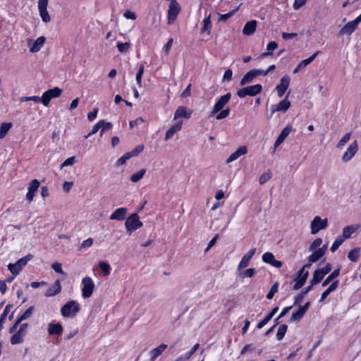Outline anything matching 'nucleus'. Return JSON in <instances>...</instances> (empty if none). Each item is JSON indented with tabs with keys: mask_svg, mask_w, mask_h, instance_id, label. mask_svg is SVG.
I'll return each instance as SVG.
<instances>
[{
	"mask_svg": "<svg viewBox=\"0 0 361 361\" xmlns=\"http://www.w3.org/2000/svg\"><path fill=\"white\" fill-rule=\"evenodd\" d=\"M324 276L325 275L319 269H317L314 271L313 277L310 281V283H312V285H316L319 283Z\"/></svg>",
	"mask_w": 361,
	"mask_h": 361,
	"instance_id": "33",
	"label": "nucleus"
},
{
	"mask_svg": "<svg viewBox=\"0 0 361 361\" xmlns=\"http://www.w3.org/2000/svg\"><path fill=\"white\" fill-rule=\"evenodd\" d=\"M130 158H131V156H130V154H129V152L124 154L116 161V166H119L125 164L126 161Z\"/></svg>",
	"mask_w": 361,
	"mask_h": 361,
	"instance_id": "52",
	"label": "nucleus"
},
{
	"mask_svg": "<svg viewBox=\"0 0 361 361\" xmlns=\"http://www.w3.org/2000/svg\"><path fill=\"white\" fill-rule=\"evenodd\" d=\"M144 149V146L142 145H140L135 147L132 151L129 152L131 157L137 156L142 150Z\"/></svg>",
	"mask_w": 361,
	"mask_h": 361,
	"instance_id": "57",
	"label": "nucleus"
},
{
	"mask_svg": "<svg viewBox=\"0 0 361 361\" xmlns=\"http://www.w3.org/2000/svg\"><path fill=\"white\" fill-rule=\"evenodd\" d=\"M127 214V209L125 207H120L116 209L111 215L109 219L111 220L123 221L126 219Z\"/></svg>",
	"mask_w": 361,
	"mask_h": 361,
	"instance_id": "21",
	"label": "nucleus"
},
{
	"mask_svg": "<svg viewBox=\"0 0 361 361\" xmlns=\"http://www.w3.org/2000/svg\"><path fill=\"white\" fill-rule=\"evenodd\" d=\"M33 256L30 254L26 255L25 257L18 259L14 264H9L8 265V269L14 276H16L19 274L20 271L25 267L27 263L32 259Z\"/></svg>",
	"mask_w": 361,
	"mask_h": 361,
	"instance_id": "2",
	"label": "nucleus"
},
{
	"mask_svg": "<svg viewBox=\"0 0 361 361\" xmlns=\"http://www.w3.org/2000/svg\"><path fill=\"white\" fill-rule=\"evenodd\" d=\"M46 41V38L43 36L38 37L30 46V51L32 53H36L40 50Z\"/></svg>",
	"mask_w": 361,
	"mask_h": 361,
	"instance_id": "26",
	"label": "nucleus"
},
{
	"mask_svg": "<svg viewBox=\"0 0 361 361\" xmlns=\"http://www.w3.org/2000/svg\"><path fill=\"white\" fill-rule=\"evenodd\" d=\"M13 307L12 305H7L3 312V313L0 316V330L2 329L4 323L6 320V317L8 312H10L11 307Z\"/></svg>",
	"mask_w": 361,
	"mask_h": 361,
	"instance_id": "40",
	"label": "nucleus"
},
{
	"mask_svg": "<svg viewBox=\"0 0 361 361\" xmlns=\"http://www.w3.org/2000/svg\"><path fill=\"white\" fill-rule=\"evenodd\" d=\"M279 310V307H274L261 322L257 324V327L258 329H262L264 326H265L274 317V315Z\"/></svg>",
	"mask_w": 361,
	"mask_h": 361,
	"instance_id": "29",
	"label": "nucleus"
},
{
	"mask_svg": "<svg viewBox=\"0 0 361 361\" xmlns=\"http://www.w3.org/2000/svg\"><path fill=\"white\" fill-rule=\"evenodd\" d=\"M192 113V111L188 109L184 106H180L177 108L174 114V119L179 118H189Z\"/></svg>",
	"mask_w": 361,
	"mask_h": 361,
	"instance_id": "19",
	"label": "nucleus"
},
{
	"mask_svg": "<svg viewBox=\"0 0 361 361\" xmlns=\"http://www.w3.org/2000/svg\"><path fill=\"white\" fill-rule=\"evenodd\" d=\"M142 226L143 224L140 221L137 212L130 215L125 223L126 230L130 233L142 227Z\"/></svg>",
	"mask_w": 361,
	"mask_h": 361,
	"instance_id": "5",
	"label": "nucleus"
},
{
	"mask_svg": "<svg viewBox=\"0 0 361 361\" xmlns=\"http://www.w3.org/2000/svg\"><path fill=\"white\" fill-rule=\"evenodd\" d=\"M305 312L302 310L300 307L299 309L296 311L292 313L291 317H290V322H298L300 321Z\"/></svg>",
	"mask_w": 361,
	"mask_h": 361,
	"instance_id": "38",
	"label": "nucleus"
},
{
	"mask_svg": "<svg viewBox=\"0 0 361 361\" xmlns=\"http://www.w3.org/2000/svg\"><path fill=\"white\" fill-rule=\"evenodd\" d=\"M145 67L143 64H141L139 67L138 71L136 73V82L139 87H142V77L144 73Z\"/></svg>",
	"mask_w": 361,
	"mask_h": 361,
	"instance_id": "45",
	"label": "nucleus"
},
{
	"mask_svg": "<svg viewBox=\"0 0 361 361\" xmlns=\"http://www.w3.org/2000/svg\"><path fill=\"white\" fill-rule=\"evenodd\" d=\"M340 274V269H336L334 270L326 278V279L322 282V286L325 287L332 280H334L335 278L338 277Z\"/></svg>",
	"mask_w": 361,
	"mask_h": 361,
	"instance_id": "34",
	"label": "nucleus"
},
{
	"mask_svg": "<svg viewBox=\"0 0 361 361\" xmlns=\"http://www.w3.org/2000/svg\"><path fill=\"white\" fill-rule=\"evenodd\" d=\"M12 123H3L0 127V139H3L8 130L11 128Z\"/></svg>",
	"mask_w": 361,
	"mask_h": 361,
	"instance_id": "37",
	"label": "nucleus"
},
{
	"mask_svg": "<svg viewBox=\"0 0 361 361\" xmlns=\"http://www.w3.org/2000/svg\"><path fill=\"white\" fill-rule=\"evenodd\" d=\"M80 310L79 303L75 300H70L61 307V313L63 317H73Z\"/></svg>",
	"mask_w": 361,
	"mask_h": 361,
	"instance_id": "1",
	"label": "nucleus"
},
{
	"mask_svg": "<svg viewBox=\"0 0 361 361\" xmlns=\"http://www.w3.org/2000/svg\"><path fill=\"white\" fill-rule=\"evenodd\" d=\"M324 255L322 253V250L319 249L315 250L312 255L309 257V261L311 263H314L317 262L321 257H322Z\"/></svg>",
	"mask_w": 361,
	"mask_h": 361,
	"instance_id": "36",
	"label": "nucleus"
},
{
	"mask_svg": "<svg viewBox=\"0 0 361 361\" xmlns=\"http://www.w3.org/2000/svg\"><path fill=\"white\" fill-rule=\"evenodd\" d=\"M123 16L126 18H127V19H130V20H135L136 19L135 13L134 12L130 11V10L126 11L124 13Z\"/></svg>",
	"mask_w": 361,
	"mask_h": 361,
	"instance_id": "64",
	"label": "nucleus"
},
{
	"mask_svg": "<svg viewBox=\"0 0 361 361\" xmlns=\"http://www.w3.org/2000/svg\"><path fill=\"white\" fill-rule=\"evenodd\" d=\"M75 162V157L73 156V157H68L63 162L61 168H63V167H65L67 166H71V165L74 164Z\"/></svg>",
	"mask_w": 361,
	"mask_h": 361,
	"instance_id": "60",
	"label": "nucleus"
},
{
	"mask_svg": "<svg viewBox=\"0 0 361 361\" xmlns=\"http://www.w3.org/2000/svg\"><path fill=\"white\" fill-rule=\"evenodd\" d=\"M180 7L176 0H171L168 10V23L169 25L173 23L180 13Z\"/></svg>",
	"mask_w": 361,
	"mask_h": 361,
	"instance_id": "7",
	"label": "nucleus"
},
{
	"mask_svg": "<svg viewBox=\"0 0 361 361\" xmlns=\"http://www.w3.org/2000/svg\"><path fill=\"white\" fill-rule=\"evenodd\" d=\"M116 47L119 52L125 53L129 50L130 47V44L129 42H118L116 44Z\"/></svg>",
	"mask_w": 361,
	"mask_h": 361,
	"instance_id": "46",
	"label": "nucleus"
},
{
	"mask_svg": "<svg viewBox=\"0 0 361 361\" xmlns=\"http://www.w3.org/2000/svg\"><path fill=\"white\" fill-rule=\"evenodd\" d=\"M257 27V21L253 20L248 21L245 23L243 29V33L245 35H252L256 30Z\"/></svg>",
	"mask_w": 361,
	"mask_h": 361,
	"instance_id": "25",
	"label": "nucleus"
},
{
	"mask_svg": "<svg viewBox=\"0 0 361 361\" xmlns=\"http://www.w3.org/2000/svg\"><path fill=\"white\" fill-rule=\"evenodd\" d=\"M61 291V283L59 280H56L54 283L48 288L44 295L47 298L53 297L59 294Z\"/></svg>",
	"mask_w": 361,
	"mask_h": 361,
	"instance_id": "22",
	"label": "nucleus"
},
{
	"mask_svg": "<svg viewBox=\"0 0 361 361\" xmlns=\"http://www.w3.org/2000/svg\"><path fill=\"white\" fill-rule=\"evenodd\" d=\"M167 345L162 343L149 351L150 361L155 360L166 349Z\"/></svg>",
	"mask_w": 361,
	"mask_h": 361,
	"instance_id": "24",
	"label": "nucleus"
},
{
	"mask_svg": "<svg viewBox=\"0 0 361 361\" xmlns=\"http://www.w3.org/2000/svg\"><path fill=\"white\" fill-rule=\"evenodd\" d=\"M327 226V219H322L320 216H316L311 222V233L312 234H316L319 231L325 229Z\"/></svg>",
	"mask_w": 361,
	"mask_h": 361,
	"instance_id": "8",
	"label": "nucleus"
},
{
	"mask_svg": "<svg viewBox=\"0 0 361 361\" xmlns=\"http://www.w3.org/2000/svg\"><path fill=\"white\" fill-rule=\"evenodd\" d=\"M49 0H38V10L42 20L44 23H48L51 20V17L47 11Z\"/></svg>",
	"mask_w": 361,
	"mask_h": 361,
	"instance_id": "9",
	"label": "nucleus"
},
{
	"mask_svg": "<svg viewBox=\"0 0 361 361\" xmlns=\"http://www.w3.org/2000/svg\"><path fill=\"white\" fill-rule=\"evenodd\" d=\"M51 268L57 273L59 274H64L63 271V269H62V267H61V264L60 263H54L52 264L51 265Z\"/></svg>",
	"mask_w": 361,
	"mask_h": 361,
	"instance_id": "61",
	"label": "nucleus"
},
{
	"mask_svg": "<svg viewBox=\"0 0 361 361\" xmlns=\"http://www.w3.org/2000/svg\"><path fill=\"white\" fill-rule=\"evenodd\" d=\"M99 267L104 276H109L110 274L111 267L108 263L104 262H100L99 263Z\"/></svg>",
	"mask_w": 361,
	"mask_h": 361,
	"instance_id": "47",
	"label": "nucleus"
},
{
	"mask_svg": "<svg viewBox=\"0 0 361 361\" xmlns=\"http://www.w3.org/2000/svg\"><path fill=\"white\" fill-rule=\"evenodd\" d=\"M279 284L277 282L273 284L271 289L269 290L268 294L267 295V298L268 300H271L273 298L274 294L278 291Z\"/></svg>",
	"mask_w": 361,
	"mask_h": 361,
	"instance_id": "55",
	"label": "nucleus"
},
{
	"mask_svg": "<svg viewBox=\"0 0 361 361\" xmlns=\"http://www.w3.org/2000/svg\"><path fill=\"white\" fill-rule=\"evenodd\" d=\"M62 92V90L58 87L49 89L42 94V97H40L41 102L44 106H48L50 101L54 98L59 97Z\"/></svg>",
	"mask_w": 361,
	"mask_h": 361,
	"instance_id": "4",
	"label": "nucleus"
},
{
	"mask_svg": "<svg viewBox=\"0 0 361 361\" xmlns=\"http://www.w3.org/2000/svg\"><path fill=\"white\" fill-rule=\"evenodd\" d=\"M291 126H286L283 130L281 132V133L279 134V135L278 136V138L280 139V140H282L283 142L284 141V140L288 136V135L290 134V131H291Z\"/></svg>",
	"mask_w": 361,
	"mask_h": 361,
	"instance_id": "48",
	"label": "nucleus"
},
{
	"mask_svg": "<svg viewBox=\"0 0 361 361\" xmlns=\"http://www.w3.org/2000/svg\"><path fill=\"white\" fill-rule=\"evenodd\" d=\"M39 185L40 183L37 179H34L30 182L28 187V191L26 194V199L29 201V202H31L33 200V198L35 195V193L38 190Z\"/></svg>",
	"mask_w": 361,
	"mask_h": 361,
	"instance_id": "14",
	"label": "nucleus"
},
{
	"mask_svg": "<svg viewBox=\"0 0 361 361\" xmlns=\"http://www.w3.org/2000/svg\"><path fill=\"white\" fill-rule=\"evenodd\" d=\"M35 307L33 306L30 307L19 318L18 322H21L23 320L29 319L33 314Z\"/></svg>",
	"mask_w": 361,
	"mask_h": 361,
	"instance_id": "41",
	"label": "nucleus"
},
{
	"mask_svg": "<svg viewBox=\"0 0 361 361\" xmlns=\"http://www.w3.org/2000/svg\"><path fill=\"white\" fill-rule=\"evenodd\" d=\"M262 90V86L260 84L247 86L237 91V95L240 98H244L246 96L254 97L259 94Z\"/></svg>",
	"mask_w": 361,
	"mask_h": 361,
	"instance_id": "3",
	"label": "nucleus"
},
{
	"mask_svg": "<svg viewBox=\"0 0 361 361\" xmlns=\"http://www.w3.org/2000/svg\"><path fill=\"white\" fill-rule=\"evenodd\" d=\"M288 96L286 97L282 101L277 104L272 105L271 107V113L274 114L276 111H286L290 106V102L287 99Z\"/></svg>",
	"mask_w": 361,
	"mask_h": 361,
	"instance_id": "15",
	"label": "nucleus"
},
{
	"mask_svg": "<svg viewBox=\"0 0 361 361\" xmlns=\"http://www.w3.org/2000/svg\"><path fill=\"white\" fill-rule=\"evenodd\" d=\"M338 283L339 281L338 280L333 281L328 288L322 293L319 301H324L331 292L336 290L338 286Z\"/></svg>",
	"mask_w": 361,
	"mask_h": 361,
	"instance_id": "28",
	"label": "nucleus"
},
{
	"mask_svg": "<svg viewBox=\"0 0 361 361\" xmlns=\"http://www.w3.org/2000/svg\"><path fill=\"white\" fill-rule=\"evenodd\" d=\"M255 78L256 77L255 76V74H254L252 70H251V71H248L243 77V78L241 79V80L240 82V85L241 86H243L246 84L251 83Z\"/></svg>",
	"mask_w": 361,
	"mask_h": 361,
	"instance_id": "32",
	"label": "nucleus"
},
{
	"mask_svg": "<svg viewBox=\"0 0 361 361\" xmlns=\"http://www.w3.org/2000/svg\"><path fill=\"white\" fill-rule=\"evenodd\" d=\"M350 133H346L345 134L343 137L339 140V142L337 144L338 148H342L346 142H348L350 140Z\"/></svg>",
	"mask_w": 361,
	"mask_h": 361,
	"instance_id": "53",
	"label": "nucleus"
},
{
	"mask_svg": "<svg viewBox=\"0 0 361 361\" xmlns=\"http://www.w3.org/2000/svg\"><path fill=\"white\" fill-rule=\"evenodd\" d=\"M20 102H26L29 101H32L36 103H40V97L38 96H31V97H23L20 98Z\"/></svg>",
	"mask_w": 361,
	"mask_h": 361,
	"instance_id": "54",
	"label": "nucleus"
},
{
	"mask_svg": "<svg viewBox=\"0 0 361 361\" xmlns=\"http://www.w3.org/2000/svg\"><path fill=\"white\" fill-rule=\"evenodd\" d=\"M272 176V173H271V171H268L264 173H262L260 177H259V182L261 185L262 184H264L265 183H267L269 180L271 179Z\"/></svg>",
	"mask_w": 361,
	"mask_h": 361,
	"instance_id": "51",
	"label": "nucleus"
},
{
	"mask_svg": "<svg viewBox=\"0 0 361 361\" xmlns=\"http://www.w3.org/2000/svg\"><path fill=\"white\" fill-rule=\"evenodd\" d=\"M320 53V51H317L314 54H313L312 56H310L308 59L302 60L293 70V73H298L302 68L306 67L307 65H309L311 62L314 61V59L316 58V56Z\"/></svg>",
	"mask_w": 361,
	"mask_h": 361,
	"instance_id": "23",
	"label": "nucleus"
},
{
	"mask_svg": "<svg viewBox=\"0 0 361 361\" xmlns=\"http://www.w3.org/2000/svg\"><path fill=\"white\" fill-rule=\"evenodd\" d=\"M230 114V109L226 108L221 110V111L216 115V118L217 120H221L226 118Z\"/></svg>",
	"mask_w": 361,
	"mask_h": 361,
	"instance_id": "56",
	"label": "nucleus"
},
{
	"mask_svg": "<svg viewBox=\"0 0 361 361\" xmlns=\"http://www.w3.org/2000/svg\"><path fill=\"white\" fill-rule=\"evenodd\" d=\"M262 259L264 262L271 264L273 261L275 259L274 255L270 252H267L263 254L262 257Z\"/></svg>",
	"mask_w": 361,
	"mask_h": 361,
	"instance_id": "49",
	"label": "nucleus"
},
{
	"mask_svg": "<svg viewBox=\"0 0 361 361\" xmlns=\"http://www.w3.org/2000/svg\"><path fill=\"white\" fill-rule=\"evenodd\" d=\"M288 326L286 324H281L279 326L278 329V331L276 333V337L278 341H281L287 331Z\"/></svg>",
	"mask_w": 361,
	"mask_h": 361,
	"instance_id": "39",
	"label": "nucleus"
},
{
	"mask_svg": "<svg viewBox=\"0 0 361 361\" xmlns=\"http://www.w3.org/2000/svg\"><path fill=\"white\" fill-rule=\"evenodd\" d=\"M255 252L256 248H252L243 255L238 266V271H240L248 266L250 260L255 255Z\"/></svg>",
	"mask_w": 361,
	"mask_h": 361,
	"instance_id": "16",
	"label": "nucleus"
},
{
	"mask_svg": "<svg viewBox=\"0 0 361 361\" xmlns=\"http://www.w3.org/2000/svg\"><path fill=\"white\" fill-rule=\"evenodd\" d=\"M348 259L352 262H357L360 257V250L353 249L348 252Z\"/></svg>",
	"mask_w": 361,
	"mask_h": 361,
	"instance_id": "44",
	"label": "nucleus"
},
{
	"mask_svg": "<svg viewBox=\"0 0 361 361\" xmlns=\"http://www.w3.org/2000/svg\"><path fill=\"white\" fill-rule=\"evenodd\" d=\"M146 172V170L145 169H140L139 171L133 173L131 177L130 180L133 183H136L139 181L145 175Z\"/></svg>",
	"mask_w": 361,
	"mask_h": 361,
	"instance_id": "42",
	"label": "nucleus"
},
{
	"mask_svg": "<svg viewBox=\"0 0 361 361\" xmlns=\"http://www.w3.org/2000/svg\"><path fill=\"white\" fill-rule=\"evenodd\" d=\"M307 0H295L293 4V8L295 10H298L304 6L306 3Z\"/></svg>",
	"mask_w": 361,
	"mask_h": 361,
	"instance_id": "63",
	"label": "nucleus"
},
{
	"mask_svg": "<svg viewBox=\"0 0 361 361\" xmlns=\"http://www.w3.org/2000/svg\"><path fill=\"white\" fill-rule=\"evenodd\" d=\"M290 82V78L288 75H284L280 80V83L276 87L279 97H282L288 89Z\"/></svg>",
	"mask_w": 361,
	"mask_h": 361,
	"instance_id": "13",
	"label": "nucleus"
},
{
	"mask_svg": "<svg viewBox=\"0 0 361 361\" xmlns=\"http://www.w3.org/2000/svg\"><path fill=\"white\" fill-rule=\"evenodd\" d=\"M322 243V239L320 238H316L310 246V250H314L319 247Z\"/></svg>",
	"mask_w": 361,
	"mask_h": 361,
	"instance_id": "58",
	"label": "nucleus"
},
{
	"mask_svg": "<svg viewBox=\"0 0 361 361\" xmlns=\"http://www.w3.org/2000/svg\"><path fill=\"white\" fill-rule=\"evenodd\" d=\"M358 150V145L357 141L353 142L348 147L345 152L343 154L342 160L343 162L349 161L356 154Z\"/></svg>",
	"mask_w": 361,
	"mask_h": 361,
	"instance_id": "12",
	"label": "nucleus"
},
{
	"mask_svg": "<svg viewBox=\"0 0 361 361\" xmlns=\"http://www.w3.org/2000/svg\"><path fill=\"white\" fill-rule=\"evenodd\" d=\"M247 149L245 146L239 147L234 152H233L229 156V157L226 160V163L229 164V163L234 161L235 160L238 159L242 155L247 154Z\"/></svg>",
	"mask_w": 361,
	"mask_h": 361,
	"instance_id": "20",
	"label": "nucleus"
},
{
	"mask_svg": "<svg viewBox=\"0 0 361 361\" xmlns=\"http://www.w3.org/2000/svg\"><path fill=\"white\" fill-rule=\"evenodd\" d=\"M308 275H309V272L305 271L303 274V276H302L300 278H299V279L296 281V283L293 286V290H296L300 289L305 283V281L308 277Z\"/></svg>",
	"mask_w": 361,
	"mask_h": 361,
	"instance_id": "35",
	"label": "nucleus"
},
{
	"mask_svg": "<svg viewBox=\"0 0 361 361\" xmlns=\"http://www.w3.org/2000/svg\"><path fill=\"white\" fill-rule=\"evenodd\" d=\"M233 72L231 69H228L225 71L223 80L224 81H230L232 79Z\"/></svg>",
	"mask_w": 361,
	"mask_h": 361,
	"instance_id": "62",
	"label": "nucleus"
},
{
	"mask_svg": "<svg viewBox=\"0 0 361 361\" xmlns=\"http://www.w3.org/2000/svg\"><path fill=\"white\" fill-rule=\"evenodd\" d=\"M236 10L237 9H235V10H233V11L228 12V13L220 15L219 18V21H226L227 19H228L229 18H231V16H233V14L236 11Z\"/></svg>",
	"mask_w": 361,
	"mask_h": 361,
	"instance_id": "59",
	"label": "nucleus"
},
{
	"mask_svg": "<svg viewBox=\"0 0 361 361\" xmlns=\"http://www.w3.org/2000/svg\"><path fill=\"white\" fill-rule=\"evenodd\" d=\"M182 121H178L177 123L171 126L166 133L165 140L170 139L175 133L180 131L182 128Z\"/></svg>",
	"mask_w": 361,
	"mask_h": 361,
	"instance_id": "27",
	"label": "nucleus"
},
{
	"mask_svg": "<svg viewBox=\"0 0 361 361\" xmlns=\"http://www.w3.org/2000/svg\"><path fill=\"white\" fill-rule=\"evenodd\" d=\"M94 290V283L89 276L82 279V296L83 298H89L92 296Z\"/></svg>",
	"mask_w": 361,
	"mask_h": 361,
	"instance_id": "6",
	"label": "nucleus"
},
{
	"mask_svg": "<svg viewBox=\"0 0 361 361\" xmlns=\"http://www.w3.org/2000/svg\"><path fill=\"white\" fill-rule=\"evenodd\" d=\"M203 27L201 29V32L210 33L212 30L211 14L205 15L202 20Z\"/></svg>",
	"mask_w": 361,
	"mask_h": 361,
	"instance_id": "30",
	"label": "nucleus"
},
{
	"mask_svg": "<svg viewBox=\"0 0 361 361\" xmlns=\"http://www.w3.org/2000/svg\"><path fill=\"white\" fill-rule=\"evenodd\" d=\"M343 241L344 240L340 235L337 236L330 248L331 251L334 252Z\"/></svg>",
	"mask_w": 361,
	"mask_h": 361,
	"instance_id": "50",
	"label": "nucleus"
},
{
	"mask_svg": "<svg viewBox=\"0 0 361 361\" xmlns=\"http://www.w3.org/2000/svg\"><path fill=\"white\" fill-rule=\"evenodd\" d=\"M231 97V93H227L218 99V101L214 104L212 111H211V115H214L217 112L220 111L224 109L225 105L228 102Z\"/></svg>",
	"mask_w": 361,
	"mask_h": 361,
	"instance_id": "11",
	"label": "nucleus"
},
{
	"mask_svg": "<svg viewBox=\"0 0 361 361\" xmlns=\"http://www.w3.org/2000/svg\"><path fill=\"white\" fill-rule=\"evenodd\" d=\"M357 229V226H347L343 228V233L340 236L345 240L349 238Z\"/></svg>",
	"mask_w": 361,
	"mask_h": 361,
	"instance_id": "31",
	"label": "nucleus"
},
{
	"mask_svg": "<svg viewBox=\"0 0 361 361\" xmlns=\"http://www.w3.org/2000/svg\"><path fill=\"white\" fill-rule=\"evenodd\" d=\"M358 24L352 20L345 24L339 31V35H351L357 27Z\"/></svg>",
	"mask_w": 361,
	"mask_h": 361,
	"instance_id": "18",
	"label": "nucleus"
},
{
	"mask_svg": "<svg viewBox=\"0 0 361 361\" xmlns=\"http://www.w3.org/2000/svg\"><path fill=\"white\" fill-rule=\"evenodd\" d=\"M27 326L28 324L26 323L21 324L18 331L11 338V343L12 345L19 344L23 342V337L25 335V331L27 329Z\"/></svg>",
	"mask_w": 361,
	"mask_h": 361,
	"instance_id": "10",
	"label": "nucleus"
},
{
	"mask_svg": "<svg viewBox=\"0 0 361 361\" xmlns=\"http://www.w3.org/2000/svg\"><path fill=\"white\" fill-rule=\"evenodd\" d=\"M63 326L59 323H54V322H51L48 324L47 331L51 336H60L63 333Z\"/></svg>",
	"mask_w": 361,
	"mask_h": 361,
	"instance_id": "17",
	"label": "nucleus"
},
{
	"mask_svg": "<svg viewBox=\"0 0 361 361\" xmlns=\"http://www.w3.org/2000/svg\"><path fill=\"white\" fill-rule=\"evenodd\" d=\"M99 124L101 125V127H100V129H101V131H100V136L102 137V135L104 134V133L106 131V130H108L109 129H111L112 128V123H110V122H106L104 120H101L99 121Z\"/></svg>",
	"mask_w": 361,
	"mask_h": 361,
	"instance_id": "43",
	"label": "nucleus"
}]
</instances>
